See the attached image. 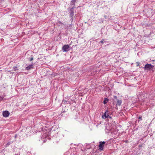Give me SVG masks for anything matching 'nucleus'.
Returning <instances> with one entry per match:
<instances>
[{
    "label": "nucleus",
    "instance_id": "13",
    "mask_svg": "<svg viewBox=\"0 0 155 155\" xmlns=\"http://www.w3.org/2000/svg\"><path fill=\"white\" fill-rule=\"evenodd\" d=\"M104 39H102L100 42V43L103 44V42H104Z\"/></svg>",
    "mask_w": 155,
    "mask_h": 155
},
{
    "label": "nucleus",
    "instance_id": "16",
    "mask_svg": "<svg viewBox=\"0 0 155 155\" xmlns=\"http://www.w3.org/2000/svg\"><path fill=\"white\" fill-rule=\"evenodd\" d=\"M26 69H27V70H30V68H26Z\"/></svg>",
    "mask_w": 155,
    "mask_h": 155
},
{
    "label": "nucleus",
    "instance_id": "2",
    "mask_svg": "<svg viewBox=\"0 0 155 155\" xmlns=\"http://www.w3.org/2000/svg\"><path fill=\"white\" fill-rule=\"evenodd\" d=\"M69 46L68 45H64L62 47V50L64 52H67L69 51Z\"/></svg>",
    "mask_w": 155,
    "mask_h": 155
},
{
    "label": "nucleus",
    "instance_id": "11",
    "mask_svg": "<svg viewBox=\"0 0 155 155\" xmlns=\"http://www.w3.org/2000/svg\"><path fill=\"white\" fill-rule=\"evenodd\" d=\"M32 65H30L29 66H28L27 67H26V68H32Z\"/></svg>",
    "mask_w": 155,
    "mask_h": 155
},
{
    "label": "nucleus",
    "instance_id": "7",
    "mask_svg": "<svg viewBox=\"0 0 155 155\" xmlns=\"http://www.w3.org/2000/svg\"><path fill=\"white\" fill-rule=\"evenodd\" d=\"M117 105H118L119 106H120V105H121V104L122 102L121 100H118V99H117Z\"/></svg>",
    "mask_w": 155,
    "mask_h": 155
},
{
    "label": "nucleus",
    "instance_id": "12",
    "mask_svg": "<svg viewBox=\"0 0 155 155\" xmlns=\"http://www.w3.org/2000/svg\"><path fill=\"white\" fill-rule=\"evenodd\" d=\"M136 64H137L136 67H138L140 63L139 62H136Z\"/></svg>",
    "mask_w": 155,
    "mask_h": 155
},
{
    "label": "nucleus",
    "instance_id": "14",
    "mask_svg": "<svg viewBox=\"0 0 155 155\" xmlns=\"http://www.w3.org/2000/svg\"><path fill=\"white\" fill-rule=\"evenodd\" d=\"M114 98L115 99H116L117 100V97L116 96H114Z\"/></svg>",
    "mask_w": 155,
    "mask_h": 155
},
{
    "label": "nucleus",
    "instance_id": "22",
    "mask_svg": "<svg viewBox=\"0 0 155 155\" xmlns=\"http://www.w3.org/2000/svg\"><path fill=\"white\" fill-rule=\"evenodd\" d=\"M139 119H141V118L140 117H139Z\"/></svg>",
    "mask_w": 155,
    "mask_h": 155
},
{
    "label": "nucleus",
    "instance_id": "17",
    "mask_svg": "<svg viewBox=\"0 0 155 155\" xmlns=\"http://www.w3.org/2000/svg\"><path fill=\"white\" fill-rule=\"evenodd\" d=\"M104 18H106V15H104Z\"/></svg>",
    "mask_w": 155,
    "mask_h": 155
},
{
    "label": "nucleus",
    "instance_id": "18",
    "mask_svg": "<svg viewBox=\"0 0 155 155\" xmlns=\"http://www.w3.org/2000/svg\"><path fill=\"white\" fill-rule=\"evenodd\" d=\"M13 68H17V67H15V66H14L13 67Z\"/></svg>",
    "mask_w": 155,
    "mask_h": 155
},
{
    "label": "nucleus",
    "instance_id": "15",
    "mask_svg": "<svg viewBox=\"0 0 155 155\" xmlns=\"http://www.w3.org/2000/svg\"><path fill=\"white\" fill-rule=\"evenodd\" d=\"M58 23H59V24H63V23H62L60 21H59V22H58Z\"/></svg>",
    "mask_w": 155,
    "mask_h": 155
},
{
    "label": "nucleus",
    "instance_id": "3",
    "mask_svg": "<svg viewBox=\"0 0 155 155\" xmlns=\"http://www.w3.org/2000/svg\"><path fill=\"white\" fill-rule=\"evenodd\" d=\"M105 143V142L104 141H101L100 142V144L99 145V149L100 150H103V147Z\"/></svg>",
    "mask_w": 155,
    "mask_h": 155
},
{
    "label": "nucleus",
    "instance_id": "9",
    "mask_svg": "<svg viewBox=\"0 0 155 155\" xmlns=\"http://www.w3.org/2000/svg\"><path fill=\"white\" fill-rule=\"evenodd\" d=\"M108 100L107 98H105L104 100L103 101L104 104H107L108 102Z\"/></svg>",
    "mask_w": 155,
    "mask_h": 155
},
{
    "label": "nucleus",
    "instance_id": "5",
    "mask_svg": "<svg viewBox=\"0 0 155 155\" xmlns=\"http://www.w3.org/2000/svg\"><path fill=\"white\" fill-rule=\"evenodd\" d=\"M9 113L8 111H5L3 113V117H6L9 116Z\"/></svg>",
    "mask_w": 155,
    "mask_h": 155
},
{
    "label": "nucleus",
    "instance_id": "1",
    "mask_svg": "<svg viewBox=\"0 0 155 155\" xmlns=\"http://www.w3.org/2000/svg\"><path fill=\"white\" fill-rule=\"evenodd\" d=\"M74 6L72 8H71L70 9V10H69V12L70 13V16L72 20H73V16L74 15Z\"/></svg>",
    "mask_w": 155,
    "mask_h": 155
},
{
    "label": "nucleus",
    "instance_id": "10",
    "mask_svg": "<svg viewBox=\"0 0 155 155\" xmlns=\"http://www.w3.org/2000/svg\"><path fill=\"white\" fill-rule=\"evenodd\" d=\"M33 59V57L32 55H31V57L28 58V59L30 61H32Z\"/></svg>",
    "mask_w": 155,
    "mask_h": 155
},
{
    "label": "nucleus",
    "instance_id": "8",
    "mask_svg": "<svg viewBox=\"0 0 155 155\" xmlns=\"http://www.w3.org/2000/svg\"><path fill=\"white\" fill-rule=\"evenodd\" d=\"M77 0H71V5H73L74 6L75 5V3Z\"/></svg>",
    "mask_w": 155,
    "mask_h": 155
},
{
    "label": "nucleus",
    "instance_id": "20",
    "mask_svg": "<svg viewBox=\"0 0 155 155\" xmlns=\"http://www.w3.org/2000/svg\"><path fill=\"white\" fill-rule=\"evenodd\" d=\"M16 136H17V135H15V138L16 137Z\"/></svg>",
    "mask_w": 155,
    "mask_h": 155
},
{
    "label": "nucleus",
    "instance_id": "21",
    "mask_svg": "<svg viewBox=\"0 0 155 155\" xmlns=\"http://www.w3.org/2000/svg\"><path fill=\"white\" fill-rule=\"evenodd\" d=\"M145 69L147 70V69H148V68H145ZM148 69H150V68H148Z\"/></svg>",
    "mask_w": 155,
    "mask_h": 155
},
{
    "label": "nucleus",
    "instance_id": "6",
    "mask_svg": "<svg viewBox=\"0 0 155 155\" xmlns=\"http://www.w3.org/2000/svg\"><path fill=\"white\" fill-rule=\"evenodd\" d=\"M153 66L150 64H146L144 67V68H153Z\"/></svg>",
    "mask_w": 155,
    "mask_h": 155
},
{
    "label": "nucleus",
    "instance_id": "19",
    "mask_svg": "<svg viewBox=\"0 0 155 155\" xmlns=\"http://www.w3.org/2000/svg\"><path fill=\"white\" fill-rule=\"evenodd\" d=\"M15 155H19V154H15Z\"/></svg>",
    "mask_w": 155,
    "mask_h": 155
},
{
    "label": "nucleus",
    "instance_id": "4",
    "mask_svg": "<svg viewBox=\"0 0 155 155\" xmlns=\"http://www.w3.org/2000/svg\"><path fill=\"white\" fill-rule=\"evenodd\" d=\"M108 117L111 118V117L109 116L108 111H107L106 112H105L104 115L102 116V117L103 119L107 118Z\"/></svg>",
    "mask_w": 155,
    "mask_h": 155
}]
</instances>
